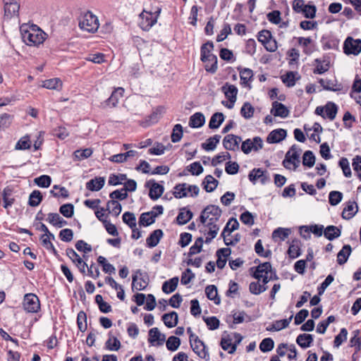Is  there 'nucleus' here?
<instances>
[{
	"instance_id": "43",
	"label": "nucleus",
	"mask_w": 361,
	"mask_h": 361,
	"mask_svg": "<svg viewBox=\"0 0 361 361\" xmlns=\"http://www.w3.org/2000/svg\"><path fill=\"white\" fill-rule=\"evenodd\" d=\"M337 111L338 107L334 102H329L324 106L325 118L326 117L331 121H333L336 118Z\"/></svg>"
},
{
	"instance_id": "50",
	"label": "nucleus",
	"mask_w": 361,
	"mask_h": 361,
	"mask_svg": "<svg viewBox=\"0 0 361 361\" xmlns=\"http://www.w3.org/2000/svg\"><path fill=\"white\" fill-rule=\"evenodd\" d=\"M205 293L209 300H214L215 304H219L220 299L217 298V288L215 286H207L205 288Z\"/></svg>"
},
{
	"instance_id": "10",
	"label": "nucleus",
	"mask_w": 361,
	"mask_h": 361,
	"mask_svg": "<svg viewBox=\"0 0 361 361\" xmlns=\"http://www.w3.org/2000/svg\"><path fill=\"white\" fill-rule=\"evenodd\" d=\"M23 307L28 313H37L40 310V302L38 297L34 293H27L24 295Z\"/></svg>"
},
{
	"instance_id": "12",
	"label": "nucleus",
	"mask_w": 361,
	"mask_h": 361,
	"mask_svg": "<svg viewBox=\"0 0 361 361\" xmlns=\"http://www.w3.org/2000/svg\"><path fill=\"white\" fill-rule=\"evenodd\" d=\"M263 147V140L260 137L256 136L252 139H247L242 142L241 150L245 154L250 153L252 150L257 152Z\"/></svg>"
},
{
	"instance_id": "4",
	"label": "nucleus",
	"mask_w": 361,
	"mask_h": 361,
	"mask_svg": "<svg viewBox=\"0 0 361 361\" xmlns=\"http://www.w3.org/2000/svg\"><path fill=\"white\" fill-rule=\"evenodd\" d=\"M253 276L258 281L262 280L264 284H267L271 280L278 279L276 272L273 271L271 265L269 262H264L259 264L256 267Z\"/></svg>"
},
{
	"instance_id": "29",
	"label": "nucleus",
	"mask_w": 361,
	"mask_h": 361,
	"mask_svg": "<svg viewBox=\"0 0 361 361\" xmlns=\"http://www.w3.org/2000/svg\"><path fill=\"white\" fill-rule=\"evenodd\" d=\"M357 212V205L354 201H349L342 212V217L345 219H352Z\"/></svg>"
},
{
	"instance_id": "53",
	"label": "nucleus",
	"mask_w": 361,
	"mask_h": 361,
	"mask_svg": "<svg viewBox=\"0 0 361 361\" xmlns=\"http://www.w3.org/2000/svg\"><path fill=\"white\" fill-rule=\"evenodd\" d=\"M254 112L255 108L249 102H245L240 109V114L245 119L251 118Z\"/></svg>"
},
{
	"instance_id": "38",
	"label": "nucleus",
	"mask_w": 361,
	"mask_h": 361,
	"mask_svg": "<svg viewBox=\"0 0 361 361\" xmlns=\"http://www.w3.org/2000/svg\"><path fill=\"white\" fill-rule=\"evenodd\" d=\"M221 90L228 99L236 100L238 89L235 85L226 83L222 86Z\"/></svg>"
},
{
	"instance_id": "1",
	"label": "nucleus",
	"mask_w": 361,
	"mask_h": 361,
	"mask_svg": "<svg viewBox=\"0 0 361 361\" xmlns=\"http://www.w3.org/2000/svg\"><path fill=\"white\" fill-rule=\"evenodd\" d=\"M221 209L216 205L210 204L207 206L201 212L200 222L208 228L205 230V234L207 235L205 239L206 243H209L216 238L219 230V226L217 222L221 216Z\"/></svg>"
},
{
	"instance_id": "58",
	"label": "nucleus",
	"mask_w": 361,
	"mask_h": 361,
	"mask_svg": "<svg viewBox=\"0 0 361 361\" xmlns=\"http://www.w3.org/2000/svg\"><path fill=\"white\" fill-rule=\"evenodd\" d=\"M315 163V157L312 151H306L302 156V164L309 168L312 167Z\"/></svg>"
},
{
	"instance_id": "28",
	"label": "nucleus",
	"mask_w": 361,
	"mask_h": 361,
	"mask_svg": "<svg viewBox=\"0 0 361 361\" xmlns=\"http://www.w3.org/2000/svg\"><path fill=\"white\" fill-rule=\"evenodd\" d=\"M104 177H96L87 182L86 188L90 191H99L104 187Z\"/></svg>"
},
{
	"instance_id": "15",
	"label": "nucleus",
	"mask_w": 361,
	"mask_h": 361,
	"mask_svg": "<svg viewBox=\"0 0 361 361\" xmlns=\"http://www.w3.org/2000/svg\"><path fill=\"white\" fill-rule=\"evenodd\" d=\"M149 279L146 274H142L140 270H137L133 276L132 288L137 290H143L148 286Z\"/></svg>"
},
{
	"instance_id": "2",
	"label": "nucleus",
	"mask_w": 361,
	"mask_h": 361,
	"mask_svg": "<svg viewBox=\"0 0 361 361\" xmlns=\"http://www.w3.org/2000/svg\"><path fill=\"white\" fill-rule=\"evenodd\" d=\"M23 41L28 46H38L42 44L47 35L37 25L23 24L20 27Z\"/></svg>"
},
{
	"instance_id": "5",
	"label": "nucleus",
	"mask_w": 361,
	"mask_h": 361,
	"mask_svg": "<svg viewBox=\"0 0 361 361\" xmlns=\"http://www.w3.org/2000/svg\"><path fill=\"white\" fill-rule=\"evenodd\" d=\"M243 339L242 336L238 333L224 334L221 340V347L223 350L233 354L236 350L237 345Z\"/></svg>"
},
{
	"instance_id": "41",
	"label": "nucleus",
	"mask_w": 361,
	"mask_h": 361,
	"mask_svg": "<svg viewBox=\"0 0 361 361\" xmlns=\"http://www.w3.org/2000/svg\"><path fill=\"white\" fill-rule=\"evenodd\" d=\"M221 135H215L208 138L206 142L202 144V147L206 151H213L221 140Z\"/></svg>"
},
{
	"instance_id": "24",
	"label": "nucleus",
	"mask_w": 361,
	"mask_h": 361,
	"mask_svg": "<svg viewBox=\"0 0 361 361\" xmlns=\"http://www.w3.org/2000/svg\"><path fill=\"white\" fill-rule=\"evenodd\" d=\"M123 93L124 89L123 87L115 88L109 98L105 101L106 106L110 108L115 107L118 102V100L123 97Z\"/></svg>"
},
{
	"instance_id": "20",
	"label": "nucleus",
	"mask_w": 361,
	"mask_h": 361,
	"mask_svg": "<svg viewBox=\"0 0 361 361\" xmlns=\"http://www.w3.org/2000/svg\"><path fill=\"white\" fill-rule=\"evenodd\" d=\"M315 68L313 70L314 74H324L327 72L330 68V61L329 58L316 59L314 61Z\"/></svg>"
},
{
	"instance_id": "46",
	"label": "nucleus",
	"mask_w": 361,
	"mask_h": 361,
	"mask_svg": "<svg viewBox=\"0 0 361 361\" xmlns=\"http://www.w3.org/2000/svg\"><path fill=\"white\" fill-rule=\"evenodd\" d=\"M42 87L49 90H59L62 87V82L59 78H51L43 81Z\"/></svg>"
},
{
	"instance_id": "9",
	"label": "nucleus",
	"mask_w": 361,
	"mask_h": 361,
	"mask_svg": "<svg viewBox=\"0 0 361 361\" xmlns=\"http://www.w3.org/2000/svg\"><path fill=\"white\" fill-rule=\"evenodd\" d=\"M79 26L80 29L88 32H94L99 27V20L97 17L88 11L85 13L80 20Z\"/></svg>"
},
{
	"instance_id": "44",
	"label": "nucleus",
	"mask_w": 361,
	"mask_h": 361,
	"mask_svg": "<svg viewBox=\"0 0 361 361\" xmlns=\"http://www.w3.org/2000/svg\"><path fill=\"white\" fill-rule=\"evenodd\" d=\"M224 121V115L222 113L214 114L209 121V127L211 129L218 128Z\"/></svg>"
},
{
	"instance_id": "8",
	"label": "nucleus",
	"mask_w": 361,
	"mask_h": 361,
	"mask_svg": "<svg viewBox=\"0 0 361 361\" xmlns=\"http://www.w3.org/2000/svg\"><path fill=\"white\" fill-rule=\"evenodd\" d=\"M190 344L194 353L200 358L209 360V355L205 344L193 333L190 335Z\"/></svg>"
},
{
	"instance_id": "22",
	"label": "nucleus",
	"mask_w": 361,
	"mask_h": 361,
	"mask_svg": "<svg viewBox=\"0 0 361 361\" xmlns=\"http://www.w3.org/2000/svg\"><path fill=\"white\" fill-rule=\"evenodd\" d=\"M4 12L5 15L8 17H12L18 15L20 5L15 0H4Z\"/></svg>"
},
{
	"instance_id": "32",
	"label": "nucleus",
	"mask_w": 361,
	"mask_h": 361,
	"mask_svg": "<svg viewBox=\"0 0 361 361\" xmlns=\"http://www.w3.org/2000/svg\"><path fill=\"white\" fill-rule=\"evenodd\" d=\"M205 123V117L200 112L195 113L190 117L189 126L193 128L202 127Z\"/></svg>"
},
{
	"instance_id": "14",
	"label": "nucleus",
	"mask_w": 361,
	"mask_h": 361,
	"mask_svg": "<svg viewBox=\"0 0 361 361\" xmlns=\"http://www.w3.org/2000/svg\"><path fill=\"white\" fill-rule=\"evenodd\" d=\"M297 40L298 45L300 46L302 52L306 55H311L316 49L315 41L310 37H295Z\"/></svg>"
},
{
	"instance_id": "36",
	"label": "nucleus",
	"mask_w": 361,
	"mask_h": 361,
	"mask_svg": "<svg viewBox=\"0 0 361 361\" xmlns=\"http://www.w3.org/2000/svg\"><path fill=\"white\" fill-rule=\"evenodd\" d=\"M192 212L190 210L185 208L180 209L176 217L178 224L184 225L187 224L192 218Z\"/></svg>"
},
{
	"instance_id": "57",
	"label": "nucleus",
	"mask_w": 361,
	"mask_h": 361,
	"mask_svg": "<svg viewBox=\"0 0 361 361\" xmlns=\"http://www.w3.org/2000/svg\"><path fill=\"white\" fill-rule=\"evenodd\" d=\"M105 347L109 350L117 351L121 348V342L117 338L110 336L105 343Z\"/></svg>"
},
{
	"instance_id": "34",
	"label": "nucleus",
	"mask_w": 361,
	"mask_h": 361,
	"mask_svg": "<svg viewBox=\"0 0 361 361\" xmlns=\"http://www.w3.org/2000/svg\"><path fill=\"white\" fill-rule=\"evenodd\" d=\"M47 221L54 226L61 228L67 224V221L64 220L57 213H49Z\"/></svg>"
},
{
	"instance_id": "40",
	"label": "nucleus",
	"mask_w": 361,
	"mask_h": 361,
	"mask_svg": "<svg viewBox=\"0 0 361 361\" xmlns=\"http://www.w3.org/2000/svg\"><path fill=\"white\" fill-rule=\"evenodd\" d=\"M178 281V277L176 276L164 282L162 285L163 292L167 294L173 292L177 288Z\"/></svg>"
},
{
	"instance_id": "64",
	"label": "nucleus",
	"mask_w": 361,
	"mask_h": 361,
	"mask_svg": "<svg viewBox=\"0 0 361 361\" xmlns=\"http://www.w3.org/2000/svg\"><path fill=\"white\" fill-rule=\"evenodd\" d=\"M274 347V342L271 338H266L259 344V349L263 353L271 351Z\"/></svg>"
},
{
	"instance_id": "27",
	"label": "nucleus",
	"mask_w": 361,
	"mask_h": 361,
	"mask_svg": "<svg viewBox=\"0 0 361 361\" xmlns=\"http://www.w3.org/2000/svg\"><path fill=\"white\" fill-rule=\"evenodd\" d=\"M290 233V228L279 227L272 232L271 237L274 242L283 241Z\"/></svg>"
},
{
	"instance_id": "11",
	"label": "nucleus",
	"mask_w": 361,
	"mask_h": 361,
	"mask_svg": "<svg viewBox=\"0 0 361 361\" xmlns=\"http://www.w3.org/2000/svg\"><path fill=\"white\" fill-rule=\"evenodd\" d=\"M159 12L160 10L155 11L154 13L143 11V12L140 15V27L143 30H149L157 23Z\"/></svg>"
},
{
	"instance_id": "31",
	"label": "nucleus",
	"mask_w": 361,
	"mask_h": 361,
	"mask_svg": "<svg viewBox=\"0 0 361 361\" xmlns=\"http://www.w3.org/2000/svg\"><path fill=\"white\" fill-rule=\"evenodd\" d=\"M300 247L301 243L299 240H293L288 250V256L292 259L298 257L301 255Z\"/></svg>"
},
{
	"instance_id": "19",
	"label": "nucleus",
	"mask_w": 361,
	"mask_h": 361,
	"mask_svg": "<svg viewBox=\"0 0 361 361\" xmlns=\"http://www.w3.org/2000/svg\"><path fill=\"white\" fill-rule=\"evenodd\" d=\"M165 335L161 334L158 328L154 327L149 331L148 342L151 343L152 345H163V343L165 341Z\"/></svg>"
},
{
	"instance_id": "3",
	"label": "nucleus",
	"mask_w": 361,
	"mask_h": 361,
	"mask_svg": "<svg viewBox=\"0 0 361 361\" xmlns=\"http://www.w3.org/2000/svg\"><path fill=\"white\" fill-rule=\"evenodd\" d=\"M214 44L212 42H207L201 47V60L204 63H211V66L206 64L205 69L207 71L214 73L217 69V58L212 53Z\"/></svg>"
},
{
	"instance_id": "37",
	"label": "nucleus",
	"mask_w": 361,
	"mask_h": 361,
	"mask_svg": "<svg viewBox=\"0 0 361 361\" xmlns=\"http://www.w3.org/2000/svg\"><path fill=\"white\" fill-rule=\"evenodd\" d=\"M178 314L176 312L164 314L162 316V321L168 328L176 326L178 324Z\"/></svg>"
},
{
	"instance_id": "60",
	"label": "nucleus",
	"mask_w": 361,
	"mask_h": 361,
	"mask_svg": "<svg viewBox=\"0 0 361 361\" xmlns=\"http://www.w3.org/2000/svg\"><path fill=\"white\" fill-rule=\"evenodd\" d=\"M343 199V193L339 191H331L329 195V202L332 206L338 204Z\"/></svg>"
},
{
	"instance_id": "62",
	"label": "nucleus",
	"mask_w": 361,
	"mask_h": 361,
	"mask_svg": "<svg viewBox=\"0 0 361 361\" xmlns=\"http://www.w3.org/2000/svg\"><path fill=\"white\" fill-rule=\"evenodd\" d=\"M166 348L169 350L175 351L180 345V340L176 336H171L166 341Z\"/></svg>"
},
{
	"instance_id": "7",
	"label": "nucleus",
	"mask_w": 361,
	"mask_h": 361,
	"mask_svg": "<svg viewBox=\"0 0 361 361\" xmlns=\"http://www.w3.org/2000/svg\"><path fill=\"white\" fill-rule=\"evenodd\" d=\"M199 192L200 188L197 185L184 183L176 185L173 188V194L176 198L180 199L188 196L196 197L198 195Z\"/></svg>"
},
{
	"instance_id": "59",
	"label": "nucleus",
	"mask_w": 361,
	"mask_h": 361,
	"mask_svg": "<svg viewBox=\"0 0 361 361\" xmlns=\"http://www.w3.org/2000/svg\"><path fill=\"white\" fill-rule=\"evenodd\" d=\"M297 73L292 71L288 72L286 74L281 77L282 81L288 87H293L295 84Z\"/></svg>"
},
{
	"instance_id": "51",
	"label": "nucleus",
	"mask_w": 361,
	"mask_h": 361,
	"mask_svg": "<svg viewBox=\"0 0 361 361\" xmlns=\"http://www.w3.org/2000/svg\"><path fill=\"white\" fill-rule=\"evenodd\" d=\"M31 147L30 137L28 135L22 137L16 144L15 149L25 150Z\"/></svg>"
},
{
	"instance_id": "25",
	"label": "nucleus",
	"mask_w": 361,
	"mask_h": 361,
	"mask_svg": "<svg viewBox=\"0 0 361 361\" xmlns=\"http://www.w3.org/2000/svg\"><path fill=\"white\" fill-rule=\"evenodd\" d=\"M1 194L4 202V207L5 209L11 207L15 202V198L13 197V188L11 186H7L4 189Z\"/></svg>"
},
{
	"instance_id": "26",
	"label": "nucleus",
	"mask_w": 361,
	"mask_h": 361,
	"mask_svg": "<svg viewBox=\"0 0 361 361\" xmlns=\"http://www.w3.org/2000/svg\"><path fill=\"white\" fill-rule=\"evenodd\" d=\"M248 177L252 183L259 180L262 183H265L268 180L267 172L261 169H254L250 172Z\"/></svg>"
},
{
	"instance_id": "39",
	"label": "nucleus",
	"mask_w": 361,
	"mask_h": 361,
	"mask_svg": "<svg viewBox=\"0 0 361 361\" xmlns=\"http://www.w3.org/2000/svg\"><path fill=\"white\" fill-rule=\"evenodd\" d=\"M341 231L335 226H328L324 231V235L329 240H333L338 238Z\"/></svg>"
},
{
	"instance_id": "42",
	"label": "nucleus",
	"mask_w": 361,
	"mask_h": 361,
	"mask_svg": "<svg viewBox=\"0 0 361 361\" xmlns=\"http://www.w3.org/2000/svg\"><path fill=\"white\" fill-rule=\"evenodd\" d=\"M218 180H216L212 176L208 175L207 176L203 182L202 185H204V189L208 192H213L218 185Z\"/></svg>"
},
{
	"instance_id": "52",
	"label": "nucleus",
	"mask_w": 361,
	"mask_h": 361,
	"mask_svg": "<svg viewBox=\"0 0 361 361\" xmlns=\"http://www.w3.org/2000/svg\"><path fill=\"white\" fill-rule=\"evenodd\" d=\"M42 200V195L39 190H33L28 200V204L31 207L38 206Z\"/></svg>"
},
{
	"instance_id": "56",
	"label": "nucleus",
	"mask_w": 361,
	"mask_h": 361,
	"mask_svg": "<svg viewBox=\"0 0 361 361\" xmlns=\"http://www.w3.org/2000/svg\"><path fill=\"white\" fill-rule=\"evenodd\" d=\"M54 235L52 233L49 234H43L40 237V240L42 241V245L49 250H52L53 252H56V250L54 248V246L50 241V239H54Z\"/></svg>"
},
{
	"instance_id": "45",
	"label": "nucleus",
	"mask_w": 361,
	"mask_h": 361,
	"mask_svg": "<svg viewBox=\"0 0 361 361\" xmlns=\"http://www.w3.org/2000/svg\"><path fill=\"white\" fill-rule=\"evenodd\" d=\"M156 220V215H153L152 212H148L142 213L139 219V224L140 226H148L154 224Z\"/></svg>"
},
{
	"instance_id": "17",
	"label": "nucleus",
	"mask_w": 361,
	"mask_h": 361,
	"mask_svg": "<svg viewBox=\"0 0 361 361\" xmlns=\"http://www.w3.org/2000/svg\"><path fill=\"white\" fill-rule=\"evenodd\" d=\"M67 256L71 259V261L78 268L79 271L82 274H85L86 271V267L87 264L83 261V259L78 255V253L73 249H67Z\"/></svg>"
},
{
	"instance_id": "47",
	"label": "nucleus",
	"mask_w": 361,
	"mask_h": 361,
	"mask_svg": "<svg viewBox=\"0 0 361 361\" xmlns=\"http://www.w3.org/2000/svg\"><path fill=\"white\" fill-rule=\"evenodd\" d=\"M106 210L114 216H118L122 210L121 204L116 200H109L107 202Z\"/></svg>"
},
{
	"instance_id": "33",
	"label": "nucleus",
	"mask_w": 361,
	"mask_h": 361,
	"mask_svg": "<svg viewBox=\"0 0 361 361\" xmlns=\"http://www.w3.org/2000/svg\"><path fill=\"white\" fill-rule=\"evenodd\" d=\"M352 248L350 245H345L337 255V262L340 265L344 264L350 255Z\"/></svg>"
},
{
	"instance_id": "6",
	"label": "nucleus",
	"mask_w": 361,
	"mask_h": 361,
	"mask_svg": "<svg viewBox=\"0 0 361 361\" xmlns=\"http://www.w3.org/2000/svg\"><path fill=\"white\" fill-rule=\"evenodd\" d=\"M301 149L296 145H293L287 152L285 159L283 161V165L288 169H296L300 165V156Z\"/></svg>"
},
{
	"instance_id": "16",
	"label": "nucleus",
	"mask_w": 361,
	"mask_h": 361,
	"mask_svg": "<svg viewBox=\"0 0 361 361\" xmlns=\"http://www.w3.org/2000/svg\"><path fill=\"white\" fill-rule=\"evenodd\" d=\"M147 188H149V196L151 200H158L164 193V188L162 185L155 182L154 180L147 181L145 184Z\"/></svg>"
},
{
	"instance_id": "21",
	"label": "nucleus",
	"mask_w": 361,
	"mask_h": 361,
	"mask_svg": "<svg viewBox=\"0 0 361 361\" xmlns=\"http://www.w3.org/2000/svg\"><path fill=\"white\" fill-rule=\"evenodd\" d=\"M271 114L274 116H279L284 118L288 116L289 110L284 104L275 101L272 102Z\"/></svg>"
},
{
	"instance_id": "55",
	"label": "nucleus",
	"mask_w": 361,
	"mask_h": 361,
	"mask_svg": "<svg viewBox=\"0 0 361 361\" xmlns=\"http://www.w3.org/2000/svg\"><path fill=\"white\" fill-rule=\"evenodd\" d=\"M319 83L323 87L324 90L334 92L340 90V88L337 87V85L335 80L321 78L319 80Z\"/></svg>"
},
{
	"instance_id": "61",
	"label": "nucleus",
	"mask_w": 361,
	"mask_h": 361,
	"mask_svg": "<svg viewBox=\"0 0 361 361\" xmlns=\"http://www.w3.org/2000/svg\"><path fill=\"white\" fill-rule=\"evenodd\" d=\"M183 137V127L180 124H176L173 126V131L171 133V141L173 142H179Z\"/></svg>"
},
{
	"instance_id": "63",
	"label": "nucleus",
	"mask_w": 361,
	"mask_h": 361,
	"mask_svg": "<svg viewBox=\"0 0 361 361\" xmlns=\"http://www.w3.org/2000/svg\"><path fill=\"white\" fill-rule=\"evenodd\" d=\"M339 166L341 168L343 175L347 177L350 178L352 176L351 169L350 167V164L347 158L342 157L339 160Z\"/></svg>"
},
{
	"instance_id": "30",
	"label": "nucleus",
	"mask_w": 361,
	"mask_h": 361,
	"mask_svg": "<svg viewBox=\"0 0 361 361\" xmlns=\"http://www.w3.org/2000/svg\"><path fill=\"white\" fill-rule=\"evenodd\" d=\"M163 234V231L161 229L154 230L146 239L147 245L149 247L157 246L162 238Z\"/></svg>"
},
{
	"instance_id": "35",
	"label": "nucleus",
	"mask_w": 361,
	"mask_h": 361,
	"mask_svg": "<svg viewBox=\"0 0 361 361\" xmlns=\"http://www.w3.org/2000/svg\"><path fill=\"white\" fill-rule=\"evenodd\" d=\"M313 336L308 334H300L296 338V343L302 348H307L311 346L313 343Z\"/></svg>"
},
{
	"instance_id": "13",
	"label": "nucleus",
	"mask_w": 361,
	"mask_h": 361,
	"mask_svg": "<svg viewBox=\"0 0 361 361\" xmlns=\"http://www.w3.org/2000/svg\"><path fill=\"white\" fill-rule=\"evenodd\" d=\"M343 50L348 55H358L361 52V39H355L351 37H347L344 42Z\"/></svg>"
},
{
	"instance_id": "54",
	"label": "nucleus",
	"mask_w": 361,
	"mask_h": 361,
	"mask_svg": "<svg viewBox=\"0 0 361 361\" xmlns=\"http://www.w3.org/2000/svg\"><path fill=\"white\" fill-rule=\"evenodd\" d=\"M127 180V176L126 174L118 173V174H111L109 177L108 183L110 185H117L119 184H122L123 181Z\"/></svg>"
},
{
	"instance_id": "18",
	"label": "nucleus",
	"mask_w": 361,
	"mask_h": 361,
	"mask_svg": "<svg viewBox=\"0 0 361 361\" xmlns=\"http://www.w3.org/2000/svg\"><path fill=\"white\" fill-rule=\"evenodd\" d=\"M241 137L233 134H228L223 140V145L225 149L230 151L238 149Z\"/></svg>"
},
{
	"instance_id": "23",
	"label": "nucleus",
	"mask_w": 361,
	"mask_h": 361,
	"mask_svg": "<svg viewBox=\"0 0 361 361\" xmlns=\"http://www.w3.org/2000/svg\"><path fill=\"white\" fill-rule=\"evenodd\" d=\"M286 137V130L282 128H278L269 133L267 137L268 143H278L285 139Z\"/></svg>"
},
{
	"instance_id": "49",
	"label": "nucleus",
	"mask_w": 361,
	"mask_h": 361,
	"mask_svg": "<svg viewBox=\"0 0 361 361\" xmlns=\"http://www.w3.org/2000/svg\"><path fill=\"white\" fill-rule=\"evenodd\" d=\"M239 227V223L235 218H231L227 222L226 226L224 227L221 235H225V234L228 233V235H230V234L237 230Z\"/></svg>"
},
{
	"instance_id": "48",
	"label": "nucleus",
	"mask_w": 361,
	"mask_h": 361,
	"mask_svg": "<svg viewBox=\"0 0 361 361\" xmlns=\"http://www.w3.org/2000/svg\"><path fill=\"white\" fill-rule=\"evenodd\" d=\"M241 84L247 85L253 77V72L251 69L244 68L239 71Z\"/></svg>"
}]
</instances>
